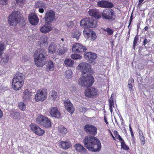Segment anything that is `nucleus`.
Here are the masks:
<instances>
[{"label":"nucleus","instance_id":"obj_1","mask_svg":"<svg viewBox=\"0 0 154 154\" xmlns=\"http://www.w3.org/2000/svg\"><path fill=\"white\" fill-rule=\"evenodd\" d=\"M83 143L85 146L91 151L99 152L101 149V144L100 140L92 136H85L83 140Z\"/></svg>","mask_w":154,"mask_h":154},{"label":"nucleus","instance_id":"obj_2","mask_svg":"<svg viewBox=\"0 0 154 154\" xmlns=\"http://www.w3.org/2000/svg\"><path fill=\"white\" fill-rule=\"evenodd\" d=\"M46 52L45 50L38 49L34 54V61L38 67H42L45 64Z\"/></svg>","mask_w":154,"mask_h":154},{"label":"nucleus","instance_id":"obj_3","mask_svg":"<svg viewBox=\"0 0 154 154\" xmlns=\"http://www.w3.org/2000/svg\"><path fill=\"white\" fill-rule=\"evenodd\" d=\"M24 78L22 73H17L12 80V86L16 91L21 89L24 83Z\"/></svg>","mask_w":154,"mask_h":154},{"label":"nucleus","instance_id":"obj_4","mask_svg":"<svg viewBox=\"0 0 154 154\" xmlns=\"http://www.w3.org/2000/svg\"><path fill=\"white\" fill-rule=\"evenodd\" d=\"M94 82V78L91 74L87 75L86 77L82 76L78 80V83L79 85L86 87L91 86Z\"/></svg>","mask_w":154,"mask_h":154},{"label":"nucleus","instance_id":"obj_5","mask_svg":"<svg viewBox=\"0 0 154 154\" xmlns=\"http://www.w3.org/2000/svg\"><path fill=\"white\" fill-rule=\"evenodd\" d=\"M36 122L46 128H49L51 127L50 119L42 115L38 116L36 119Z\"/></svg>","mask_w":154,"mask_h":154},{"label":"nucleus","instance_id":"obj_6","mask_svg":"<svg viewBox=\"0 0 154 154\" xmlns=\"http://www.w3.org/2000/svg\"><path fill=\"white\" fill-rule=\"evenodd\" d=\"M19 12L14 11L8 17V23L10 26H16L20 21Z\"/></svg>","mask_w":154,"mask_h":154},{"label":"nucleus","instance_id":"obj_7","mask_svg":"<svg viewBox=\"0 0 154 154\" xmlns=\"http://www.w3.org/2000/svg\"><path fill=\"white\" fill-rule=\"evenodd\" d=\"M80 26L84 28H95L97 26V23L95 21H93L90 18H84L80 22Z\"/></svg>","mask_w":154,"mask_h":154},{"label":"nucleus","instance_id":"obj_8","mask_svg":"<svg viewBox=\"0 0 154 154\" xmlns=\"http://www.w3.org/2000/svg\"><path fill=\"white\" fill-rule=\"evenodd\" d=\"M91 65L86 62L80 63L77 66L78 69L82 72V74L88 73L91 70Z\"/></svg>","mask_w":154,"mask_h":154},{"label":"nucleus","instance_id":"obj_9","mask_svg":"<svg viewBox=\"0 0 154 154\" xmlns=\"http://www.w3.org/2000/svg\"><path fill=\"white\" fill-rule=\"evenodd\" d=\"M87 48L85 46L81 44L75 43L74 44L72 47V51L73 52L82 54L86 51Z\"/></svg>","mask_w":154,"mask_h":154},{"label":"nucleus","instance_id":"obj_10","mask_svg":"<svg viewBox=\"0 0 154 154\" xmlns=\"http://www.w3.org/2000/svg\"><path fill=\"white\" fill-rule=\"evenodd\" d=\"M101 15L105 19L114 20L116 18L114 12L111 9L104 10Z\"/></svg>","mask_w":154,"mask_h":154},{"label":"nucleus","instance_id":"obj_11","mask_svg":"<svg viewBox=\"0 0 154 154\" xmlns=\"http://www.w3.org/2000/svg\"><path fill=\"white\" fill-rule=\"evenodd\" d=\"M29 127L32 131L35 134L39 136H42L44 134L45 130L35 124L32 123Z\"/></svg>","mask_w":154,"mask_h":154},{"label":"nucleus","instance_id":"obj_12","mask_svg":"<svg viewBox=\"0 0 154 154\" xmlns=\"http://www.w3.org/2000/svg\"><path fill=\"white\" fill-rule=\"evenodd\" d=\"M85 131L88 134L95 135L97 134V128L91 125L86 124L84 127Z\"/></svg>","mask_w":154,"mask_h":154},{"label":"nucleus","instance_id":"obj_13","mask_svg":"<svg viewBox=\"0 0 154 154\" xmlns=\"http://www.w3.org/2000/svg\"><path fill=\"white\" fill-rule=\"evenodd\" d=\"M97 90L93 87L87 88L85 90V95L88 97L94 98L97 96Z\"/></svg>","mask_w":154,"mask_h":154},{"label":"nucleus","instance_id":"obj_14","mask_svg":"<svg viewBox=\"0 0 154 154\" xmlns=\"http://www.w3.org/2000/svg\"><path fill=\"white\" fill-rule=\"evenodd\" d=\"M47 94L43 90L39 89L37 91L36 94L35 95V99L36 101H43L46 99Z\"/></svg>","mask_w":154,"mask_h":154},{"label":"nucleus","instance_id":"obj_15","mask_svg":"<svg viewBox=\"0 0 154 154\" xmlns=\"http://www.w3.org/2000/svg\"><path fill=\"white\" fill-rule=\"evenodd\" d=\"M84 57L88 63H91L97 58V55L94 53L87 52L84 54Z\"/></svg>","mask_w":154,"mask_h":154},{"label":"nucleus","instance_id":"obj_16","mask_svg":"<svg viewBox=\"0 0 154 154\" xmlns=\"http://www.w3.org/2000/svg\"><path fill=\"white\" fill-rule=\"evenodd\" d=\"M55 17L54 12L52 10H50L46 13L45 18L46 22L49 23L53 21Z\"/></svg>","mask_w":154,"mask_h":154},{"label":"nucleus","instance_id":"obj_17","mask_svg":"<svg viewBox=\"0 0 154 154\" xmlns=\"http://www.w3.org/2000/svg\"><path fill=\"white\" fill-rule=\"evenodd\" d=\"M65 107L68 112L72 114L74 112L73 105L71 103L69 99L65 100L64 102Z\"/></svg>","mask_w":154,"mask_h":154},{"label":"nucleus","instance_id":"obj_18","mask_svg":"<svg viewBox=\"0 0 154 154\" xmlns=\"http://www.w3.org/2000/svg\"><path fill=\"white\" fill-rule=\"evenodd\" d=\"M89 15L96 19L98 20L101 17V15L98 10L95 9H90L88 11Z\"/></svg>","mask_w":154,"mask_h":154},{"label":"nucleus","instance_id":"obj_19","mask_svg":"<svg viewBox=\"0 0 154 154\" xmlns=\"http://www.w3.org/2000/svg\"><path fill=\"white\" fill-rule=\"evenodd\" d=\"M97 5L102 8H112L113 6V4L110 2L105 0H101L97 2Z\"/></svg>","mask_w":154,"mask_h":154},{"label":"nucleus","instance_id":"obj_20","mask_svg":"<svg viewBox=\"0 0 154 154\" xmlns=\"http://www.w3.org/2000/svg\"><path fill=\"white\" fill-rule=\"evenodd\" d=\"M28 19L30 24L32 25H36L38 22V18L34 13L30 14L29 16Z\"/></svg>","mask_w":154,"mask_h":154},{"label":"nucleus","instance_id":"obj_21","mask_svg":"<svg viewBox=\"0 0 154 154\" xmlns=\"http://www.w3.org/2000/svg\"><path fill=\"white\" fill-rule=\"evenodd\" d=\"M53 29L51 25L46 22L42 26L40 29V31L42 33H46L49 32Z\"/></svg>","mask_w":154,"mask_h":154},{"label":"nucleus","instance_id":"obj_22","mask_svg":"<svg viewBox=\"0 0 154 154\" xmlns=\"http://www.w3.org/2000/svg\"><path fill=\"white\" fill-rule=\"evenodd\" d=\"M51 115L53 117L59 118L60 117L61 114L57 107H52L50 111Z\"/></svg>","mask_w":154,"mask_h":154},{"label":"nucleus","instance_id":"obj_23","mask_svg":"<svg viewBox=\"0 0 154 154\" xmlns=\"http://www.w3.org/2000/svg\"><path fill=\"white\" fill-rule=\"evenodd\" d=\"M32 92L29 89H26L23 91V98L24 100L27 101L30 99L31 97Z\"/></svg>","mask_w":154,"mask_h":154},{"label":"nucleus","instance_id":"obj_24","mask_svg":"<svg viewBox=\"0 0 154 154\" xmlns=\"http://www.w3.org/2000/svg\"><path fill=\"white\" fill-rule=\"evenodd\" d=\"M71 143L68 140L65 141H62L60 142V146L61 148L67 149L71 146Z\"/></svg>","mask_w":154,"mask_h":154},{"label":"nucleus","instance_id":"obj_25","mask_svg":"<svg viewBox=\"0 0 154 154\" xmlns=\"http://www.w3.org/2000/svg\"><path fill=\"white\" fill-rule=\"evenodd\" d=\"M81 32L77 28L73 29L72 31L71 36L73 38H76L78 40L81 35Z\"/></svg>","mask_w":154,"mask_h":154},{"label":"nucleus","instance_id":"obj_26","mask_svg":"<svg viewBox=\"0 0 154 154\" xmlns=\"http://www.w3.org/2000/svg\"><path fill=\"white\" fill-rule=\"evenodd\" d=\"M74 147L76 150L79 152L81 153L85 152L86 151V149L80 143L75 144V145Z\"/></svg>","mask_w":154,"mask_h":154},{"label":"nucleus","instance_id":"obj_27","mask_svg":"<svg viewBox=\"0 0 154 154\" xmlns=\"http://www.w3.org/2000/svg\"><path fill=\"white\" fill-rule=\"evenodd\" d=\"M74 63L73 60L69 58L66 59L64 61V64L67 67H72Z\"/></svg>","mask_w":154,"mask_h":154},{"label":"nucleus","instance_id":"obj_28","mask_svg":"<svg viewBox=\"0 0 154 154\" xmlns=\"http://www.w3.org/2000/svg\"><path fill=\"white\" fill-rule=\"evenodd\" d=\"M57 48L56 45L53 43L50 44L48 48V51L49 53L54 54L55 53Z\"/></svg>","mask_w":154,"mask_h":154},{"label":"nucleus","instance_id":"obj_29","mask_svg":"<svg viewBox=\"0 0 154 154\" xmlns=\"http://www.w3.org/2000/svg\"><path fill=\"white\" fill-rule=\"evenodd\" d=\"M58 130L59 133L62 135H65L67 133V129L63 125L58 126Z\"/></svg>","mask_w":154,"mask_h":154},{"label":"nucleus","instance_id":"obj_30","mask_svg":"<svg viewBox=\"0 0 154 154\" xmlns=\"http://www.w3.org/2000/svg\"><path fill=\"white\" fill-rule=\"evenodd\" d=\"M139 134L140 144L141 146H143L144 145L145 143V137L143 136L142 131H140L139 132Z\"/></svg>","mask_w":154,"mask_h":154},{"label":"nucleus","instance_id":"obj_31","mask_svg":"<svg viewBox=\"0 0 154 154\" xmlns=\"http://www.w3.org/2000/svg\"><path fill=\"white\" fill-rule=\"evenodd\" d=\"M83 32V34L84 37L87 38H88L91 36V32L89 29L84 28Z\"/></svg>","mask_w":154,"mask_h":154},{"label":"nucleus","instance_id":"obj_32","mask_svg":"<svg viewBox=\"0 0 154 154\" xmlns=\"http://www.w3.org/2000/svg\"><path fill=\"white\" fill-rule=\"evenodd\" d=\"M120 142L121 143V148H122L125 150H129V146L125 143L123 139Z\"/></svg>","mask_w":154,"mask_h":154},{"label":"nucleus","instance_id":"obj_33","mask_svg":"<svg viewBox=\"0 0 154 154\" xmlns=\"http://www.w3.org/2000/svg\"><path fill=\"white\" fill-rule=\"evenodd\" d=\"M35 6L36 8L43 7L45 8V4L42 1H39L35 3Z\"/></svg>","mask_w":154,"mask_h":154},{"label":"nucleus","instance_id":"obj_34","mask_svg":"<svg viewBox=\"0 0 154 154\" xmlns=\"http://www.w3.org/2000/svg\"><path fill=\"white\" fill-rule=\"evenodd\" d=\"M50 98L54 100H55L57 96V92L54 90H52L50 93Z\"/></svg>","mask_w":154,"mask_h":154},{"label":"nucleus","instance_id":"obj_35","mask_svg":"<svg viewBox=\"0 0 154 154\" xmlns=\"http://www.w3.org/2000/svg\"><path fill=\"white\" fill-rule=\"evenodd\" d=\"M18 107L22 111L25 110L26 108V105L23 102H20L18 103Z\"/></svg>","mask_w":154,"mask_h":154},{"label":"nucleus","instance_id":"obj_36","mask_svg":"<svg viewBox=\"0 0 154 154\" xmlns=\"http://www.w3.org/2000/svg\"><path fill=\"white\" fill-rule=\"evenodd\" d=\"M71 58L73 60H76L77 59H81L82 58V56L80 55L77 54H72L71 56Z\"/></svg>","mask_w":154,"mask_h":154},{"label":"nucleus","instance_id":"obj_37","mask_svg":"<svg viewBox=\"0 0 154 154\" xmlns=\"http://www.w3.org/2000/svg\"><path fill=\"white\" fill-rule=\"evenodd\" d=\"M65 75L67 79H70L72 77V72L71 70H66L65 73Z\"/></svg>","mask_w":154,"mask_h":154},{"label":"nucleus","instance_id":"obj_38","mask_svg":"<svg viewBox=\"0 0 154 154\" xmlns=\"http://www.w3.org/2000/svg\"><path fill=\"white\" fill-rule=\"evenodd\" d=\"M113 133L115 136L114 137L116 139H118L119 141H122L123 139L121 136L119 134L118 132L114 130L113 131Z\"/></svg>","mask_w":154,"mask_h":154},{"label":"nucleus","instance_id":"obj_39","mask_svg":"<svg viewBox=\"0 0 154 154\" xmlns=\"http://www.w3.org/2000/svg\"><path fill=\"white\" fill-rule=\"evenodd\" d=\"M67 48H66L62 47L59 49L57 53L58 54L61 55L64 54L66 51Z\"/></svg>","mask_w":154,"mask_h":154},{"label":"nucleus","instance_id":"obj_40","mask_svg":"<svg viewBox=\"0 0 154 154\" xmlns=\"http://www.w3.org/2000/svg\"><path fill=\"white\" fill-rule=\"evenodd\" d=\"M109 109L111 113L112 112V109L114 107V103L112 99L109 100Z\"/></svg>","mask_w":154,"mask_h":154},{"label":"nucleus","instance_id":"obj_41","mask_svg":"<svg viewBox=\"0 0 154 154\" xmlns=\"http://www.w3.org/2000/svg\"><path fill=\"white\" fill-rule=\"evenodd\" d=\"M12 115L13 116L14 119H19L20 117V113L17 112H14L12 113Z\"/></svg>","mask_w":154,"mask_h":154},{"label":"nucleus","instance_id":"obj_42","mask_svg":"<svg viewBox=\"0 0 154 154\" xmlns=\"http://www.w3.org/2000/svg\"><path fill=\"white\" fill-rule=\"evenodd\" d=\"M103 30L104 32H106L107 33L110 35H112L113 33V30L109 28V27H107L106 29H103Z\"/></svg>","mask_w":154,"mask_h":154},{"label":"nucleus","instance_id":"obj_43","mask_svg":"<svg viewBox=\"0 0 154 154\" xmlns=\"http://www.w3.org/2000/svg\"><path fill=\"white\" fill-rule=\"evenodd\" d=\"M132 80L130 81V80L128 81V86L129 88V90L130 92H133L134 91V89L133 88V86L132 84Z\"/></svg>","mask_w":154,"mask_h":154},{"label":"nucleus","instance_id":"obj_44","mask_svg":"<svg viewBox=\"0 0 154 154\" xmlns=\"http://www.w3.org/2000/svg\"><path fill=\"white\" fill-rule=\"evenodd\" d=\"M9 59V56L8 55L6 56L5 57L1 59V61L4 64H5L7 63Z\"/></svg>","mask_w":154,"mask_h":154},{"label":"nucleus","instance_id":"obj_45","mask_svg":"<svg viewBox=\"0 0 154 154\" xmlns=\"http://www.w3.org/2000/svg\"><path fill=\"white\" fill-rule=\"evenodd\" d=\"M48 67L50 71H53L54 70V65L52 62L50 61L48 63Z\"/></svg>","mask_w":154,"mask_h":154},{"label":"nucleus","instance_id":"obj_46","mask_svg":"<svg viewBox=\"0 0 154 154\" xmlns=\"http://www.w3.org/2000/svg\"><path fill=\"white\" fill-rule=\"evenodd\" d=\"M138 38V35H136L133 41V44H134V46L136 45V44H137L138 41L139 39Z\"/></svg>","mask_w":154,"mask_h":154},{"label":"nucleus","instance_id":"obj_47","mask_svg":"<svg viewBox=\"0 0 154 154\" xmlns=\"http://www.w3.org/2000/svg\"><path fill=\"white\" fill-rule=\"evenodd\" d=\"M8 0H0V3L2 5H6L8 4Z\"/></svg>","mask_w":154,"mask_h":154},{"label":"nucleus","instance_id":"obj_48","mask_svg":"<svg viewBox=\"0 0 154 154\" xmlns=\"http://www.w3.org/2000/svg\"><path fill=\"white\" fill-rule=\"evenodd\" d=\"M91 39L93 40H94L96 38V36L94 32H92L91 35Z\"/></svg>","mask_w":154,"mask_h":154},{"label":"nucleus","instance_id":"obj_49","mask_svg":"<svg viewBox=\"0 0 154 154\" xmlns=\"http://www.w3.org/2000/svg\"><path fill=\"white\" fill-rule=\"evenodd\" d=\"M150 41V40L149 39H147L146 38H145L144 39L143 42V45H146L148 43H149Z\"/></svg>","mask_w":154,"mask_h":154},{"label":"nucleus","instance_id":"obj_50","mask_svg":"<svg viewBox=\"0 0 154 154\" xmlns=\"http://www.w3.org/2000/svg\"><path fill=\"white\" fill-rule=\"evenodd\" d=\"M42 42L43 43H47V37L46 36H45L42 38Z\"/></svg>","mask_w":154,"mask_h":154},{"label":"nucleus","instance_id":"obj_51","mask_svg":"<svg viewBox=\"0 0 154 154\" xmlns=\"http://www.w3.org/2000/svg\"><path fill=\"white\" fill-rule=\"evenodd\" d=\"M16 2L18 4H23L25 0H15Z\"/></svg>","mask_w":154,"mask_h":154},{"label":"nucleus","instance_id":"obj_52","mask_svg":"<svg viewBox=\"0 0 154 154\" xmlns=\"http://www.w3.org/2000/svg\"><path fill=\"white\" fill-rule=\"evenodd\" d=\"M82 112H85L86 111L88 110V109L86 107H84L82 108Z\"/></svg>","mask_w":154,"mask_h":154},{"label":"nucleus","instance_id":"obj_53","mask_svg":"<svg viewBox=\"0 0 154 154\" xmlns=\"http://www.w3.org/2000/svg\"><path fill=\"white\" fill-rule=\"evenodd\" d=\"M3 116V113L2 111L0 109V119L2 118Z\"/></svg>","mask_w":154,"mask_h":154},{"label":"nucleus","instance_id":"obj_54","mask_svg":"<svg viewBox=\"0 0 154 154\" xmlns=\"http://www.w3.org/2000/svg\"><path fill=\"white\" fill-rule=\"evenodd\" d=\"M39 11L41 13H43L44 12V10L42 8H39Z\"/></svg>","mask_w":154,"mask_h":154},{"label":"nucleus","instance_id":"obj_55","mask_svg":"<svg viewBox=\"0 0 154 154\" xmlns=\"http://www.w3.org/2000/svg\"><path fill=\"white\" fill-rule=\"evenodd\" d=\"M104 122L106 123V124H108V122L107 121V119L105 117V116H104Z\"/></svg>","mask_w":154,"mask_h":154},{"label":"nucleus","instance_id":"obj_56","mask_svg":"<svg viewBox=\"0 0 154 154\" xmlns=\"http://www.w3.org/2000/svg\"><path fill=\"white\" fill-rule=\"evenodd\" d=\"M109 132L110 133V135L111 136V137H112V138H113V139L114 140H116V139H115V138L114 137V136L112 134V133L110 131H109Z\"/></svg>","mask_w":154,"mask_h":154},{"label":"nucleus","instance_id":"obj_57","mask_svg":"<svg viewBox=\"0 0 154 154\" xmlns=\"http://www.w3.org/2000/svg\"><path fill=\"white\" fill-rule=\"evenodd\" d=\"M132 20H133V17H132V14L130 17V19L129 20V22H130V23H131Z\"/></svg>","mask_w":154,"mask_h":154},{"label":"nucleus","instance_id":"obj_58","mask_svg":"<svg viewBox=\"0 0 154 154\" xmlns=\"http://www.w3.org/2000/svg\"><path fill=\"white\" fill-rule=\"evenodd\" d=\"M129 130H130V132H133V131L132 129V128L131 127V124H129Z\"/></svg>","mask_w":154,"mask_h":154},{"label":"nucleus","instance_id":"obj_59","mask_svg":"<svg viewBox=\"0 0 154 154\" xmlns=\"http://www.w3.org/2000/svg\"><path fill=\"white\" fill-rule=\"evenodd\" d=\"M131 136L132 138V139H134L135 137H134V134L133 133V132H131Z\"/></svg>","mask_w":154,"mask_h":154},{"label":"nucleus","instance_id":"obj_60","mask_svg":"<svg viewBox=\"0 0 154 154\" xmlns=\"http://www.w3.org/2000/svg\"><path fill=\"white\" fill-rule=\"evenodd\" d=\"M149 29V27L148 26H146L143 29L145 31H147Z\"/></svg>","mask_w":154,"mask_h":154},{"label":"nucleus","instance_id":"obj_61","mask_svg":"<svg viewBox=\"0 0 154 154\" xmlns=\"http://www.w3.org/2000/svg\"><path fill=\"white\" fill-rule=\"evenodd\" d=\"M144 0H139V4H141Z\"/></svg>","mask_w":154,"mask_h":154},{"label":"nucleus","instance_id":"obj_62","mask_svg":"<svg viewBox=\"0 0 154 154\" xmlns=\"http://www.w3.org/2000/svg\"><path fill=\"white\" fill-rule=\"evenodd\" d=\"M61 154H68L66 152H63Z\"/></svg>","mask_w":154,"mask_h":154},{"label":"nucleus","instance_id":"obj_63","mask_svg":"<svg viewBox=\"0 0 154 154\" xmlns=\"http://www.w3.org/2000/svg\"><path fill=\"white\" fill-rule=\"evenodd\" d=\"M137 45L136 44V45L134 46V44H133V48L134 50L135 46Z\"/></svg>","mask_w":154,"mask_h":154},{"label":"nucleus","instance_id":"obj_64","mask_svg":"<svg viewBox=\"0 0 154 154\" xmlns=\"http://www.w3.org/2000/svg\"><path fill=\"white\" fill-rule=\"evenodd\" d=\"M131 24V23H130V22H129V25H128V28H129L130 27Z\"/></svg>","mask_w":154,"mask_h":154}]
</instances>
